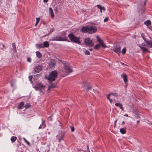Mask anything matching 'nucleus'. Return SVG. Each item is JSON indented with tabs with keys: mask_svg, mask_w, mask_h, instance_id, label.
Masks as SVG:
<instances>
[{
	"mask_svg": "<svg viewBox=\"0 0 152 152\" xmlns=\"http://www.w3.org/2000/svg\"><path fill=\"white\" fill-rule=\"evenodd\" d=\"M66 34V33L65 32H63L61 33V36H64Z\"/></svg>",
	"mask_w": 152,
	"mask_h": 152,
	"instance_id": "37",
	"label": "nucleus"
},
{
	"mask_svg": "<svg viewBox=\"0 0 152 152\" xmlns=\"http://www.w3.org/2000/svg\"><path fill=\"white\" fill-rule=\"evenodd\" d=\"M124 116H126V117H129L128 115L127 114H125L124 115Z\"/></svg>",
	"mask_w": 152,
	"mask_h": 152,
	"instance_id": "48",
	"label": "nucleus"
},
{
	"mask_svg": "<svg viewBox=\"0 0 152 152\" xmlns=\"http://www.w3.org/2000/svg\"><path fill=\"white\" fill-rule=\"evenodd\" d=\"M139 122H140V121H137V123L138 124H139Z\"/></svg>",
	"mask_w": 152,
	"mask_h": 152,
	"instance_id": "49",
	"label": "nucleus"
},
{
	"mask_svg": "<svg viewBox=\"0 0 152 152\" xmlns=\"http://www.w3.org/2000/svg\"><path fill=\"white\" fill-rule=\"evenodd\" d=\"M111 95H110V93L109 94H108L107 95V98L108 99H110V96H111Z\"/></svg>",
	"mask_w": 152,
	"mask_h": 152,
	"instance_id": "39",
	"label": "nucleus"
},
{
	"mask_svg": "<svg viewBox=\"0 0 152 152\" xmlns=\"http://www.w3.org/2000/svg\"><path fill=\"white\" fill-rule=\"evenodd\" d=\"M56 64L55 61L53 59H51L50 61L49 64V67L50 68H53L55 67Z\"/></svg>",
	"mask_w": 152,
	"mask_h": 152,
	"instance_id": "11",
	"label": "nucleus"
},
{
	"mask_svg": "<svg viewBox=\"0 0 152 152\" xmlns=\"http://www.w3.org/2000/svg\"><path fill=\"white\" fill-rule=\"evenodd\" d=\"M109 100L110 101L111 103H112V100L111 99H109Z\"/></svg>",
	"mask_w": 152,
	"mask_h": 152,
	"instance_id": "46",
	"label": "nucleus"
},
{
	"mask_svg": "<svg viewBox=\"0 0 152 152\" xmlns=\"http://www.w3.org/2000/svg\"><path fill=\"white\" fill-rule=\"evenodd\" d=\"M38 75V74H37V75H36V76H37V75Z\"/></svg>",
	"mask_w": 152,
	"mask_h": 152,
	"instance_id": "62",
	"label": "nucleus"
},
{
	"mask_svg": "<svg viewBox=\"0 0 152 152\" xmlns=\"http://www.w3.org/2000/svg\"><path fill=\"white\" fill-rule=\"evenodd\" d=\"M110 95L115 97H117L118 96V94L117 93H110Z\"/></svg>",
	"mask_w": 152,
	"mask_h": 152,
	"instance_id": "24",
	"label": "nucleus"
},
{
	"mask_svg": "<svg viewBox=\"0 0 152 152\" xmlns=\"http://www.w3.org/2000/svg\"><path fill=\"white\" fill-rule=\"evenodd\" d=\"M43 127L41 125H40L39 126V129H40L42 128Z\"/></svg>",
	"mask_w": 152,
	"mask_h": 152,
	"instance_id": "44",
	"label": "nucleus"
},
{
	"mask_svg": "<svg viewBox=\"0 0 152 152\" xmlns=\"http://www.w3.org/2000/svg\"><path fill=\"white\" fill-rule=\"evenodd\" d=\"M72 72V70L70 67L69 65L65 64L64 67L62 68L61 70L60 71L59 73L61 74V76L64 77Z\"/></svg>",
	"mask_w": 152,
	"mask_h": 152,
	"instance_id": "2",
	"label": "nucleus"
},
{
	"mask_svg": "<svg viewBox=\"0 0 152 152\" xmlns=\"http://www.w3.org/2000/svg\"><path fill=\"white\" fill-rule=\"evenodd\" d=\"M126 51V49L125 48H124L123 49L122 51V53L123 54H124L125 53Z\"/></svg>",
	"mask_w": 152,
	"mask_h": 152,
	"instance_id": "33",
	"label": "nucleus"
},
{
	"mask_svg": "<svg viewBox=\"0 0 152 152\" xmlns=\"http://www.w3.org/2000/svg\"><path fill=\"white\" fill-rule=\"evenodd\" d=\"M108 18H106L105 19H104V22H106L108 21Z\"/></svg>",
	"mask_w": 152,
	"mask_h": 152,
	"instance_id": "40",
	"label": "nucleus"
},
{
	"mask_svg": "<svg viewBox=\"0 0 152 152\" xmlns=\"http://www.w3.org/2000/svg\"><path fill=\"white\" fill-rule=\"evenodd\" d=\"M121 64H122V65H124V63H122V62H121Z\"/></svg>",
	"mask_w": 152,
	"mask_h": 152,
	"instance_id": "56",
	"label": "nucleus"
},
{
	"mask_svg": "<svg viewBox=\"0 0 152 152\" xmlns=\"http://www.w3.org/2000/svg\"><path fill=\"white\" fill-rule=\"evenodd\" d=\"M12 46L13 48L16 51V48L15 46V43H13L12 44Z\"/></svg>",
	"mask_w": 152,
	"mask_h": 152,
	"instance_id": "34",
	"label": "nucleus"
},
{
	"mask_svg": "<svg viewBox=\"0 0 152 152\" xmlns=\"http://www.w3.org/2000/svg\"><path fill=\"white\" fill-rule=\"evenodd\" d=\"M89 50L90 51H92V49H89Z\"/></svg>",
	"mask_w": 152,
	"mask_h": 152,
	"instance_id": "55",
	"label": "nucleus"
},
{
	"mask_svg": "<svg viewBox=\"0 0 152 152\" xmlns=\"http://www.w3.org/2000/svg\"><path fill=\"white\" fill-rule=\"evenodd\" d=\"M49 12L50 14L51 17L53 18H54V15L53 13V11L51 7H50L49 8Z\"/></svg>",
	"mask_w": 152,
	"mask_h": 152,
	"instance_id": "13",
	"label": "nucleus"
},
{
	"mask_svg": "<svg viewBox=\"0 0 152 152\" xmlns=\"http://www.w3.org/2000/svg\"><path fill=\"white\" fill-rule=\"evenodd\" d=\"M144 24L147 26H149L151 24V22L150 20H147L144 23Z\"/></svg>",
	"mask_w": 152,
	"mask_h": 152,
	"instance_id": "23",
	"label": "nucleus"
},
{
	"mask_svg": "<svg viewBox=\"0 0 152 152\" xmlns=\"http://www.w3.org/2000/svg\"><path fill=\"white\" fill-rule=\"evenodd\" d=\"M36 46L37 48H44L43 47V45L42 44H37L36 45Z\"/></svg>",
	"mask_w": 152,
	"mask_h": 152,
	"instance_id": "26",
	"label": "nucleus"
},
{
	"mask_svg": "<svg viewBox=\"0 0 152 152\" xmlns=\"http://www.w3.org/2000/svg\"><path fill=\"white\" fill-rule=\"evenodd\" d=\"M146 44L148 46H151L152 47V42H150L149 41H146Z\"/></svg>",
	"mask_w": 152,
	"mask_h": 152,
	"instance_id": "28",
	"label": "nucleus"
},
{
	"mask_svg": "<svg viewBox=\"0 0 152 152\" xmlns=\"http://www.w3.org/2000/svg\"><path fill=\"white\" fill-rule=\"evenodd\" d=\"M70 128L71 129V130L72 132H73L75 130V128L74 126H70Z\"/></svg>",
	"mask_w": 152,
	"mask_h": 152,
	"instance_id": "35",
	"label": "nucleus"
},
{
	"mask_svg": "<svg viewBox=\"0 0 152 152\" xmlns=\"http://www.w3.org/2000/svg\"><path fill=\"white\" fill-rule=\"evenodd\" d=\"M100 47V46L98 44H96L95 46L94 47V49L95 50H97Z\"/></svg>",
	"mask_w": 152,
	"mask_h": 152,
	"instance_id": "29",
	"label": "nucleus"
},
{
	"mask_svg": "<svg viewBox=\"0 0 152 152\" xmlns=\"http://www.w3.org/2000/svg\"><path fill=\"white\" fill-rule=\"evenodd\" d=\"M116 124H115H115H114V126L115 127H116Z\"/></svg>",
	"mask_w": 152,
	"mask_h": 152,
	"instance_id": "52",
	"label": "nucleus"
},
{
	"mask_svg": "<svg viewBox=\"0 0 152 152\" xmlns=\"http://www.w3.org/2000/svg\"><path fill=\"white\" fill-rule=\"evenodd\" d=\"M117 120H116L115 121H114V124H116V122H117Z\"/></svg>",
	"mask_w": 152,
	"mask_h": 152,
	"instance_id": "53",
	"label": "nucleus"
},
{
	"mask_svg": "<svg viewBox=\"0 0 152 152\" xmlns=\"http://www.w3.org/2000/svg\"><path fill=\"white\" fill-rule=\"evenodd\" d=\"M58 74L56 71H52L48 75V80L51 82L54 81L55 79L57 77Z\"/></svg>",
	"mask_w": 152,
	"mask_h": 152,
	"instance_id": "3",
	"label": "nucleus"
},
{
	"mask_svg": "<svg viewBox=\"0 0 152 152\" xmlns=\"http://www.w3.org/2000/svg\"><path fill=\"white\" fill-rule=\"evenodd\" d=\"M84 53L86 55H89L90 54V52L88 50H86L84 51Z\"/></svg>",
	"mask_w": 152,
	"mask_h": 152,
	"instance_id": "31",
	"label": "nucleus"
},
{
	"mask_svg": "<svg viewBox=\"0 0 152 152\" xmlns=\"http://www.w3.org/2000/svg\"><path fill=\"white\" fill-rule=\"evenodd\" d=\"M17 138L16 137L12 136L11 138V140L12 142H14L17 140Z\"/></svg>",
	"mask_w": 152,
	"mask_h": 152,
	"instance_id": "22",
	"label": "nucleus"
},
{
	"mask_svg": "<svg viewBox=\"0 0 152 152\" xmlns=\"http://www.w3.org/2000/svg\"><path fill=\"white\" fill-rule=\"evenodd\" d=\"M42 68L41 66L39 65L34 68V70L35 72V73H39L41 71Z\"/></svg>",
	"mask_w": 152,
	"mask_h": 152,
	"instance_id": "12",
	"label": "nucleus"
},
{
	"mask_svg": "<svg viewBox=\"0 0 152 152\" xmlns=\"http://www.w3.org/2000/svg\"><path fill=\"white\" fill-rule=\"evenodd\" d=\"M24 107L26 109H28L30 107H31V105L29 103H27L26 104Z\"/></svg>",
	"mask_w": 152,
	"mask_h": 152,
	"instance_id": "25",
	"label": "nucleus"
},
{
	"mask_svg": "<svg viewBox=\"0 0 152 152\" xmlns=\"http://www.w3.org/2000/svg\"><path fill=\"white\" fill-rule=\"evenodd\" d=\"M102 10H103L104 11L105 10V9L104 7H102Z\"/></svg>",
	"mask_w": 152,
	"mask_h": 152,
	"instance_id": "47",
	"label": "nucleus"
},
{
	"mask_svg": "<svg viewBox=\"0 0 152 152\" xmlns=\"http://www.w3.org/2000/svg\"><path fill=\"white\" fill-rule=\"evenodd\" d=\"M144 46H146V45H144Z\"/></svg>",
	"mask_w": 152,
	"mask_h": 152,
	"instance_id": "63",
	"label": "nucleus"
},
{
	"mask_svg": "<svg viewBox=\"0 0 152 152\" xmlns=\"http://www.w3.org/2000/svg\"><path fill=\"white\" fill-rule=\"evenodd\" d=\"M11 86H12L13 87V84L12 83H11Z\"/></svg>",
	"mask_w": 152,
	"mask_h": 152,
	"instance_id": "57",
	"label": "nucleus"
},
{
	"mask_svg": "<svg viewBox=\"0 0 152 152\" xmlns=\"http://www.w3.org/2000/svg\"><path fill=\"white\" fill-rule=\"evenodd\" d=\"M42 124L41 125L43 127L42 128H45V120H44L43 119H42Z\"/></svg>",
	"mask_w": 152,
	"mask_h": 152,
	"instance_id": "27",
	"label": "nucleus"
},
{
	"mask_svg": "<svg viewBox=\"0 0 152 152\" xmlns=\"http://www.w3.org/2000/svg\"><path fill=\"white\" fill-rule=\"evenodd\" d=\"M27 61L29 62H31V58L30 57H28L27 58Z\"/></svg>",
	"mask_w": 152,
	"mask_h": 152,
	"instance_id": "36",
	"label": "nucleus"
},
{
	"mask_svg": "<svg viewBox=\"0 0 152 152\" xmlns=\"http://www.w3.org/2000/svg\"><path fill=\"white\" fill-rule=\"evenodd\" d=\"M145 4H146V1L145 2L144 4L145 5Z\"/></svg>",
	"mask_w": 152,
	"mask_h": 152,
	"instance_id": "59",
	"label": "nucleus"
},
{
	"mask_svg": "<svg viewBox=\"0 0 152 152\" xmlns=\"http://www.w3.org/2000/svg\"><path fill=\"white\" fill-rule=\"evenodd\" d=\"M87 148H88V150H89V148H88V145H87Z\"/></svg>",
	"mask_w": 152,
	"mask_h": 152,
	"instance_id": "58",
	"label": "nucleus"
},
{
	"mask_svg": "<svg viewBox=\"0 0 152 152\" xmlns=\"http://www.w3.org/2000/svg\"><path fill=\"white\" fill-rule=\"evenodd\" d=\"M120 131L121 134H124L126 132V128H121L120 129Z\"/></svg>",
	"mask_w": 152,
	"mask_h": 152,
	"instance_id": "17",
	"label": "nucleus"
},
{
	"mask_svg": "<svg viewBox=\"0 0 152 152\" xmlns=\"http://www.w3.org/2000/svg\"><path fill=\"white\" fill-rule=\"evenodd\" d=\"M40 19V18H36V22L35 23V26H36L37 25L39 22Z\"/></svg>",
	"mask_w": 152,
	"mask_h": 152,
	"instance_id": "30",
	"label": "nucleus"
},
{
	"mask_svg": "<svg viewBox=\"0 0 152 152\" xmlns=\"http://www.w3.org/2000/svg\"><path fill=\"white\" fill-rule=\"evenodd\" d=\"M23 139L24 140V141L27 144V145H30V143L25 138H23Z\"/></svg>",
	"mask_w": 152,
	"mask_h": 152,
	"instance_id": "32",
	"label": "nucleus"
},
{
	"mask_svg": "<svg viewBox=\"0 0 152 152\" xmlns=\"http://www.w3.org/2000/svg\"><path fill=\"white\" fill-rule=\"evenodd\" d=\"M29 80L30 81H31L32 80V76H29Z\"/></svg>",
	"mask_w": 152,
	"mask_h": 152,
	"instance_id": "42",
	"label": "nucleus"
},
{
	"mask_svg": "<svg viewBox=\"0 0 152 152\" xmlns=\"http://www.w3.org/2000/svg\"><path fill=\"white\" fill-rule=\"evenodd\" d=\"M123 78L124 80L125 83H126L128 81L127 75L126 74H124L123 75Z\"/></svg>",
	"mask_w": 152,
	"mask_h": 152,
	"instance_id": "19",
	"label": "nucleus"
},
{
	"mask_svg": "<svg viewBox=\"0 0 152 152\" xmlns=\"http://www.w3.org/2000/svg\"><path fill=\"white\" fill-rule=\"evenodd\" d=\"M83 86L86 91L91 90L92 88V86L91 83L87 82H83Z\"/></svg>",
	"mask_w": 152,
	"mask_h": 152,
	"instance_id": "5",
	"label": "nucleus"
},
{
	"mask_svg": "<svg viewBox=\"0 0 152 152\" xmlns=\"http://www.w3.org/2000/svg\"><path fill=\"white\" fill-rule=\"evenodd\" d=\"M147 52H148V53H150V52L148 50V51H147Z\"/></svg>",
	"mask_w": 152,
	"mask_h": 152,
	"instance_id": "60",
	"label": "nucleus"
},
{
	"mask_svg": "<svg viewBox=\"0 0 152 152\" xmlns=\"http://www.w3.org/2000/svg\"><path fill=\"white\" fill-rule=\"evenodd\" d=\"M140 48L141 49L143 52H146V51H148V50H147V49L145 47L142 46H140Z\"/></svg>",
	"mask_w": 152,
	"mask_h": 152,
	"instance_id": "21",
	"label": "nucleus"
},
{
	"mask_svg": "<svg viewBox=\"0 0 152 152\" xmlns=\"http://www.w3.org/2000/svg\"><path fill=\"white\" fill-rule=\"evenodd\" d=\"M48 0H44L43 2L45 3H47L48 1Z\"/></svg>",
	"mask_w": 152,
	"mask_h": 152,
	"instance_id": "43",
	"label": "nucleus"
},
{
	"mask_svg": "<svg viewBox=\"0 0 152 152\" xmlns=\"http://www.w3.org/2000/svg\"><path fill=\"white\" fill-rule=\"evenodd\" d=\"M2 45L3 46V48H4L5 47V45L4 44H2Z\"/></svg>",
	"mask_w": 152,
	"mask_h": 152,
	"instance_id": "51",
	"label": "nucleus"
},
{
	"mask_svg": "<svg viewBox=\"0 0 152 152\" xmlns=\"http://www.w3.org/2000/svg\"><path fill=\"white\" fill-rule=\"evenodd\" d=\"M36 89L37 90H40V93H43V90L44 89L45 86L41 83L37 84L36 85Z\"/></svg>",
	"mask_w": 152,
	"mask_h": 152,
	"instance_id": "7",
	"label": "nucleus"
},
{
	"mask_svg": "<svg viewBox=\"0 0 152 152\" xmlns=\"http://www.w3.org/2000/svg\"><path fill=\"white\" fill-rule=\"evenodd\" d=\"M100 12L101 13H102V9H100Z\"/></svg>",
	"mask_w": 152,
	"mask_h": 152,
	"instance_id": "54",
	"label": "nucleus"
},
{
	"mask_svg": "<svg viewBox=\"0 0 152 152\" xmlns=\"http://www.w3.org/2000/svg\"><path fill=\"white\" fill-rule=\"evenodd\" d=\"M56 86V83H51L50 84L48 85V89H50V88H54Z\"/></svg>",
	"mask_w": 152,
	"mask_h": 152,
	"instance_id": "16",
	"label": "nucleus"
},
{
	"mask_svg": "<svg viewBox=\"0 0 152 152\" xmlns=\"http://www.w3.org/2000/svg\"><path fill=\"white\" fill-rule=\"evenodd\" d=\"M67 39L66 37H62L61 36H56L53 37L52 39V41H65Z\"/></svg>",
	"mask_w": 152,
	"mask_h": 152,
	"instance_id": "6",
	"label": "nucleus"
},
{
	"mask_svg": "<svg viewBox=\"0 0 152 152\" xmlns=\"http://www.w3.org/2000/svg\"><path fill=\"white\" fill-rule=\"evenodd\" d=\"M43 48H47L49 47V44L48 42L47 41H45L43 42Z\"/></svg>",
	"mask_w": 152,
	"mask_h": 152,
	"instance_id": "18",
	"label": "nucleus"
},
{
	"mask_svg": "<svg viewBox=\"0 0 152 152\" xmlns=\"http://www.w3.org/2000/svg\"><path fill=\"white\" fill-rule=\"evenodd\" d=\"M122 124H125V122L124 121H123L122 122Z\"/></svg>",
	"mask_w": 152,
	"mask_h": 152,
	"instance_id": "50",
	"label": "nucleus"
},
{
	"mask_svg": "<svg viewBox=\"0 0 152 152\" xmlns=\"http://www.w3.org/2000/svg\"><path fill=\"white\" fill-rule=\"evenodd\" d=\"M135 114L137 115V118H140V117L139 115L138 114L137 112H136L135 113Z\"/></svg>",
	"mask_w": 152,
	"mask_h": 152,
	"instance_id": "41",
	"label": "nucleus"
},
{
	"mask_svg": "<svg viewBox=\"0 0 152 152\" xmlns=\"http://www.w3.org/2000/svg\"><path fill=\"white\" fill-rule=\"evenodd\" d=\"M115 105L116 106L119 107L122 110L124 111V108L121 103H117L115 104Z\"/></svg>",
	"mask_w": 152,
	"mask_h": 152,
	"instance_id": "14",
	"label": "nucleus"
},
{
	"mask_svg": "<svg viewBox=\"0 0 152 152\" xmlns=\"http://www.w3.org/2000/svg\"><path fill=\"white\" fill-rule=\"evenodd\" d=\"M52 117V115H51V116H50V118Z\"/></svg>",
	"mask_w": 152,
	"mask_h": 152,
	"instance_id": "61",
	"label": "nucleus"
},
{
	"mask_svg": "<svg viewBox=\"0 0 152 152\" xmlns=\"http://www.w3.org/2000/svg\"><path fill=\"white\" fill-rule=\"evenodd\" d=\"M62 139V138H59L58 139V140H59V142H61V140Z\"/></svg>",
	"mask_w": 152,
	"mask_h": 152,
	"instance_id": "45",
	"label": "nucleus"
},
{
	"mask_svg": "<svg viewBox=\"0 0 152 152\" xmlns=\"http://www.w3.org/2000/svg\"><path fill=\"white\" fill-rule=\"evenodd\" d=\"M97 41L99 42L100 45L103 48H106L107 47L106 45L104 43V41L102 40L98 36H96Z\"/></svg>",
	"mask_w": 152,
	"mask_h": 152,
	"instance_id": "9",
	"label": "nucleus"
},
{
	"mask_svg": "<svg viewBox=\"0 0 152 152\" xmlns=\"http://www.w3.org/2000/svg\"><path fill=\"white\" fill-rule=\"evenodd\" d=\"M68 37L72 41L77 43H80L79 41V38L76 37L72 34H69Z\"/></svg>",
	"mask_w": 152,
	"mask_h": 152,
	"instance_id": "4",
	"label": "nucleus"
},
{
	"mask_svg": "<svg viewBox=\"0 0 152 152\" xmlns=\"http://www.w3.org/2000/svg\"><path fill=\"white\" fill-rule=\"evenodd\" d=\"M97 7L100 9H102V7L100 5H97Z\"/></svg>",
	"mask_w": 152,
	"mask_h": 152,
	"instance_id": "38",
	"label": "nucleus"
},
{
	"mask_svg": "<svg viewBox=\"0 0 152 152\" xmlns=\"http://www.w3.org/2000/svg\"><path fill=\"white\" fill-rule=\"evenodd\" d=\"M24 105V103L23 102H20L18 106V108L19 109H21Z\"/></svg>",
	"mask_w": 152,
	"mask_h": 152,
	"instance_id": "15",
	"label": "nucleus"
},
{
	"mask_svg": "<svg viewBox=\"0 0 152 152\" xmlns=\"http://www.w3.org/2000/svg\"><path fill=\"white\" fill-rule=\"evenodd\" d=\"M86 45H88L89 46H92L94 45V43L92 42L91 40L89 38H86L84 41Z\"/></svg>",
	"mask_w": 152,
	"mask_h": 152,
	"instance_id": "10",
	"label": "nucleus"
},
{
	"mask_svg": "<svg viewBox=\"0 0 152 152\" xmlns=\"http://www.w3.org/2000/svg\"><path fill=\"white\" fill-rule=\"evenodd\" d=\"M36 53L37 56L38 58H40L42 57V55L39 51H37Z\"/></svg>",
	"mask_w": 152,
	"mask_h": 152,
	"instance_id": "20",
	"label": "nucleus"
},
{
	"mask_svg": "<svg viewBox=\"0 0 152 152\" xmlns=\"http://www.w3.org/2000/svg\"><path fill=\"white\" fill-rule=\"evenodd\" d=\"M121 47L119 45H116L114 46L112 50L118 55H120L121 52Z\"/></svg>",
	"mask_w": 152,
	"mask_h": 152,
	"instance_id": "8",
	"label": "nucleus"
},
{
	"mask_svg": "<svg viewBox=\"0 0 152 152\" xmlns=\"http://www.w3.org/2000/svg\"><path fill=\"white\" fill-rule=\"evenodd\" d=\"M97 31V27L94 26H83L80 30L81 31L83 32L88 34H93L96 32Z\"/></svg>",
	"mask_w": 152,
	"mask_h": 152,
	"instance_id": "1",
	"label": "nucleus"
}]
</instances>
